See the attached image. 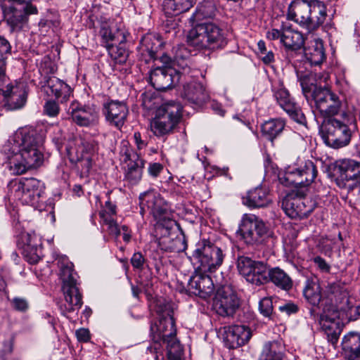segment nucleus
I'll list each match as a JSON object with an SVG mask.
<instances>
[{
  "label": "nucleus",
  "instance_id": "obj_60",
  "mask_svg": "<svg viewBox=\"0 0 360 360\" xmlns=\"http://www.w3.org/2000/svg\"><path fill=\"white\" fill-rule=\"evenodd\" d=\"M149 257L154 261V265L155 268L158 269V266L162 258L160 253L158 251H155L149 255Z\"/></svg>",
  "mask_w": 360,
  "mask_h": 360
},
{
  "label": "nucleus",
  "instance_id": "obj_48",
  "mask_svg": "<svg viewBox=\"0 0 360 360\" xmlns=\"http://www.w3.org/2000/svg\"><path fill=\"white\" fill-rule=\"evenodd\" d=\"M259 310L265 317H270L273 312V303L269 297H264L259 302Z\"/></svg>",
  "mask_w": 360,
  "mask_h": 360
},
{
  "label": "nucleus",
  "instance_id": "obj_57",
  "mask_svg": "<svg viewBox=\"0 0 360 360\" xmlns=\"http://www.w3.org/2000/svg\"><path fill=\"white\" fill-rule=\"evenodd\" d=\"M77 340L79 342H87L90 340L89 330L86 328H80L76 331Z\"/></svg>",
  "mask_w": 360,
  "mask_h": 360
},
{
  "label": "nucleus",
  "instance_id": "obj_33",
  "mask_svg": "<svg viewBox=\"0 0 360 360\" xmlns=\"http://www.w3.org/2000/svg\"><path fill=\"white\" fill-rule=\"evenodd\" d=\"M26 241L24 248L25 257L30 264H36L40 260L42 255L41 240L35 233H27Z\"/></svg>",
  "mask_w": 360,
  "mask_h": 360
},
{
  "label": "nucleus",
  "instance_id": "obj_59",
  "mask_svg": "<svg viewBox=\"0 0 360 360\" xmlns=\"http://www.w3.org/2000/svg\"><path fill=\"white\" fill-rule=\"evenodd\" d=\"M162 346H158L156 345H149L146 349L147 353L154 354H155V360H164L163 356H162L161 358H160V356L158 354L159 350Z\"/></svg>",
  "mask_w": 360,
  "mask_h": 360
},
{
  "label": "nucleus",
  "instance_id": "obj_37",
  "mask_svg": "<svg viewBox=\"0 0 360 360\" xmlns=\"http://www.w3.org/2000/svg\"><path fill=\"white\" fill-rule=\"evenodd\" d=\"M197 0H165L163 10L167 16L178 15L189 11Z\"/></svg>",
  "mask_w": 360,
  "mask_h": 360
},
{
  "label": "nucleus",
  "instance_id": "obj_41",
  "mask_svg": "<svg viewBox=\"0 0 360 360\" xmlns=\"http://www.w3.org/2000/svg\"><path fill=\"white\" fill-rule=\"evenodd\" d=\"M268 271L269 269L266 264L257 261L248 276L246 281L257 286L267 283Z\"/></svg>",
  "mask_w": 360,
  "mask_h": 360
},
{
  "label": "nucleus",
  "instance_id": "obj_54",
  "mask_svg": "<svg viewBox=\"0 0 360 360\" xmlns=\"http://www.w3.org/2000/svg\"><path fill=\"white\" fill-rule=\"evenodd\" d=\"M278 309L281 312H285L288 315L295 314L298 311V307L292 302H288L283 305L279 306Z\"/></svg>",
  "mask_w": 360,
  "mask_h": 360
},
{
  "label": "nucleus",
  "instance_id": "obj_44",
  "mask_svg": "<svg viewBox=\"0 0 360 360\" xmlns=\"http://www.w3.org/2000/svg\"><path fill=\"white\" fill-rule=\"evenodd\" d=\"M115 214L110 213L107 210H101L99 216L103 223L108 226V230L110 234L118 237L120 235V230L118 224L114 220L112 216Z\"/></svg>",
  "mask_w": 360,
  "mask_h": 360
},
{
  "label": "nucleus",
  "instance_id": "obj_29",
  "mask_svg": "<svg viewBox=\"0 0 360 360\" xmlns=\"http://www.w3.org/2000/svg\"><path fill=\"white\" fill-rule=\"evenodd\" d=\"M309 32L316 30L326 21L327 6L320 0H309Z\"/></svg>",
  "mask_w": 360,
  "mask_h": 360
},
{
  "label": "nucleus",
  "instance_id": "obj_12",
  "mask_svg": "<svg viewBox=\"0 0 360 360\" xmlns=\"http://www.w3.org/2000/svg\"><path fill=\"white\" fill-rule=\"evenodd\" d=\"M333 176L340 188L352 189L360 184V163L350 159L336 161Z\"/></svg>",
  "mask_w": 360,
  "mask_h": 360
},
{
  "label": "nucleus",
  "instance_id": "obj_34",
  "mask_svg": "<svg viewBox=\"0 0 360 360\" xmlns=\"http://www.w3.org/2000/svg\"><path fill=\"white\" fill-rule=\"evenodd\" d=\"M164 45L161 37L155 34H147L142 37L140 41L141 49L144 53H148L150 58L158 60V52H160Z\"/></svg>",
  "mask_w": 360,
  "mask_h": 360
},
{
  "label": "nucleus",
  "instance_id": "obj_11",
  "mask_svg": "<svg viewBox=\"0 0 360 360\" xmlns=\"http://www.w3.org/2000/svg\"><path fill=\"white\" fill-rule=\"evenodd\" d=\"M176 333L175 321L171 311L160 316L158 321L152 323L150 326L153 345H165L169 354L175 353L180 349V342L176 339Z\"/></svg>",
  "mask_w": 360,
  "mask_h": 360
},
{
  "label": "nucleus",
  "instance_id": "obj_7",
  "mask_svg": "<svg viewBox=\"0 0 360 360\" xmlns=\"http://www.w3.org/2000/svg\"><path fill=\"white\" fill-rule=\"evenodd\" d=\"M58 266L59 276L63 283L62 290L65 298V303L61 304L60 308L62 314L66 315L81 307L82 297L77 287L75 278L77 274L74 271L73 264L65 255H63L58 259Z\"/></svg>",
  "mask_w": 360,
  "mask_h": 360
},
{
  "label": "nucleus",
  "instance_id": "obj_49",
  "mask_svg": "<svg viewBox=\"0 0 360 360\" xmlns=\"http://www.w3.org/2000/svg\"><path fill=\"white\" fill-rule=\"evenodd\" d=\"M145 262L146 259L140 252L134 253L131 258V264L136 269H143Z\"/></svg>",
  "mask_w": 360,
  "mask_h": 360
},
{
  "label": "nucleus",
  "instance_id": "obj_25",
  "mask_svg": "<svg viewBox=\"0 0 360 360\" xmlns=\"http://www.w3.org/2000/svg\"><path fill=\"white\" fill-rule=\"evenodd\" d=\"M309 0H295L288 6L287 18L309 32Z\"/></svg>",
  "mask_w": 360,
  "mask_h": 360
},
{
  "label": "nucleus",
  "instance_id": "obj_5",
  "mask_svg": "<svg viewBox=\"0 0 360 360\" xmlns=\"http://www.w3.org/2000/svg\"><path fill=\"white\" fill-rule=\"evenodd\" d=\"M355 127L354 117L342 112L339 118L324 119L320 126L319 134L328 146L340 148L349 145Z\"/></svg>",
  "mask_w": 360,
  "mask_h": 360
},
{
  "label": "nucleus",
  "instance_id": "obj_56",
  "mask_svg": "<svg viewBox=\"0 0 360 360\" xmlns=\"http://www.w3.org/2000/svg\"><path fill=\"white\" fill-rule=\"evenodd\" d=\"M11 53V46L9 41L3 36L0 35V54L1 56Z\"/></svg>",
  "mask_w": 360,
  "mask_h": 360
},
{
  "label": "nucleus",
  "instance_id": "obj_1",
  "mask_svg": "<svg viewBox=\"0 0 360 360\" xmlns=\"http://www.w3.org/2000/svg\"><path fill=\"white\" fill-rule=\"evenodd\" d=\"M318 170L310 160H300L299 163L286 169L280 181L285 186L300 189L295 194L287 195L282 202L285 213L292 219H302L310 214L316 204L314 200L305 196L309 186L314 182Z\"/></svg>",
  "mask_w": 360,
  "mask_h": 360
},
{
  "label": "nucleus",
  "instance_id": "obj_20",
  "mask_svg": "<svg viewBox=\"0 0 360 360\" xmlns=\"http://www.w3.org/2000/svg\"><path fill=\"white\" fill-rule=\"evenodd\" d=\"M68 112L73 122L80 127L94 126L98 122L99 111L94 104L82 105L74 101L70 103Z\"/></svg>",
  "mask_w": 360,
  "mask_h": 360
},
{
  "label": "nucleus",
  "instance_id": "obj_9",
  "mask_svg": "<svg viewBox=\"0 0 360 360\" xmlns=\"http://www.w3.org/2000/svg\"><path fill=\"white\" fill-rule=\"evenodd\" d=\"M188 39L198 49L216 50L224 47L227 41L222 29L213 22L198 23L190 30Z\"/></svg>",
  "mask_w": 360,
  "mask_h": 360
},
{
  "label": "nucleus",
  "instance_id": "obj_17",
  "mask_svg": "<svg viewBox=\"0 0 360 360\" xmlns=\"http://www.w3.org/2000/svg\"><path fill=\"white\" fill-rule=\"evenodd\" d=\"M8 1L4 0L1 4V8L4 19L12 31L18 27H21L27 21L28 15L37 13L36 6L32 4L15 1V3L8 5Z\"/></svg>",
  "mask_w": 360,
  "mask_h": 360
},
{
  "label": "nucleus",
  "instance_id": "obj_36",
  "mask_svg": "<svg viewBox=\"0 0 360 360\" xmlns=\"http://www.w3.org/2000/svg\"><path fill=\"white\" fill-rule=\"evenodd\" d=\"M304 43L303 34L290 27L283 25V37L281 44L286 50L297 51L300 49Z\"/></svg>",
  "mask_w": 360,
  "mask_h": 360
},
{
  "label": "nucleus",
  "instance_id": "obj_14",
  "mask_svg": "<svg viewBox=\"0 0 360 360\" xmlns=\"http://www.w3.org/2000/svg\"><path fill=\"white\" fill-rule=\"evenodd\" d=\"M238 231L247 245H253L263 241L268 229L264 222L256 215L245 214L242 217Z\"/></svg>",
  "mask_w": 360,
  "mask_h": 360
},
{
  "label": "nucleus",
  "instance_id": "obj_27",
  "mask_svg": "<svg viewBox=\"0 0 360 360\" xmlns=\"http://www.w3.org/2000/svg\"><path fill=\"white\" fill-rule=\"evenodd\" d=\"M251 338L248 327L242 325H233L225 332L224 342L230 349H235L245 345Z\"/></svg>",
  "mask_w": 360,
  "mask_h": 360
},
{
  "label": "nucleus",
  "instance_id": "obj_6",
  "mask_svg": "<svg viewBox=\"0 0 360 360\" xmlns=\"http://www.w3.org/2000/svg\"><path fill=\"white\" fill-rule=\"evenodd\" d=\"M189 60L186 56L176 53L174 66L157 67L150 70L148 80L150 84L158 91H165L173 85L186 79V75L191 72L188 65Z\"/></svg>",
  "mask_w": 360,
  "mask_h": 360
},
{
  "label": "nucleus",
  "instance_id": "obj_21",
  "mask_svg": "<svg viewBox=\"0 0 360 360\" xmlns=\"http://www.w3.org/2000/svg\"><path fill=\"white\" fill-rule=\"evenodd\" d=\"M102 114L110 126L120 129L127 120L129 109L124 101L108 99L102 105Z\"/></svg>",
  "mask_w": 360,
  "mask_h": 360
},
{
  "label": "nucleus",
  "instance_id": "obj_55",
  "mask_svg": "<svg viewBox=\"0 0 360 360\" xmlns=\"http://www.w3.org/2000/svg\"><path fill=\"white\" fill-rule=\"evenodd\" d=\"M266 37L269 40L274 41L280 39L281 43V37H283V27L281 30L271 29L266 32Z\"/></svg>",
  "mask_w": 360,
  "mask_h": 360
},
{
  "label": "nucleus",
  "instance_id": "obj_28",
  "mask_svg": "<svg viewBox=\"0 0 360 360\" xmlns=\"http://www.w3.org/2000/svg\"><path fill=\"white\" fill-rule=\"evenodd\" d=\"M304 56L306 63L311 66H318L326 60V56L323 41L315 38L309 41L304 49Z\"/></svg>",
  "mask_w": 360,
  "mask_h": 360
},
{
  "label": "nucleus",
  "instance_id": "obj_32",
  "mask_svg": "<svg viewBox=\"0 0 360 360\" xmlns=\"http://www.w3.org/2000/svg\"><path fill=\"white\" fill-rule=\"evenodd\" d=\"M286 348L281 339L264 343L259 360H284Z\"/></svg>",
  "mask_w": 360,
  "mask_h": 360
},
{
  "label": "nucleus",
  "instance_id": "obj_53",
  "mask_svg": "<svg viewBox=\"0 0 360 360\" xmlns=\"http://www.w3.org/2000/svg\"><path fill=\"white\" fill-rule=\"evenodd\" d=\"M314 263L316 265L320 271L322 272H329L330 266L326 261L320 256H316L312 259Z\"/></svg>",
  "mask_w": 360,
  "mask_h": 360
},
{
  "label": "nucleus",
  "instance_id": "obj_38",
  "mask_svg": "<svg viewBox=\"0 0 360 360\" xmlns=\"http://www.w3.org/2000/svg\"><path fill=\"white\" fill-rule=\"evenodd\" d=\"M285 126V122L281 118L270 119L261 125L262 136L271 142L279 136Z\"/></svg>",
  "mask_w": 360,
  "mask_h": 360
},
{
  "label": "nucleus",
  "instance_id": "obj_8",
  "mask_svg": "<svg viewBox=\"0 0 360 360\" xmlns=\"http://www.w3.org/2000/svg\"><path fill=\"white\" fill-rule=\"evenodd\" d=\"M11 196L22 204L28 205L41 211L45 194V184L34 177L13 179L8 184Z\"/></svg>",
  "mask_w": 360,
  "mask_h": 360
},
{
  "label": "nucleus",
  "instance_id": "obj_64",
  "mask_svg": "<svg viewBox=\"0 0 360 360\" xmlns=\"http://www.w3.org/2000/svg\"><path fill=\"white\" fill-rule=\"evenodd\" d=\"M158 59L164 64H168L171 61L170 58L167 54L162 53L161 51L158 52Z\"/></svg>",
  "mask_w": 360,
  "mask_h": 360
},
{
  "label": "nucleus",
  "instance_id": "obj_23",
  "mask_svg": "<svg viewBox=\"0 0 360 360\" xmlns=\"http://www.w3.org/2000/svg\"><path fill=\"white\" fill-rule=\"evenodd\" d=\"M43 87L49 96L54 97L60 103L68 102L73 94L69 84L55 76L46 77Z\"/></svg>",
  "mask_w": 360,
  "mask_h": 360
},
{
  "label": "nucleus",
  "instance_id": "obj_52",
  "mask_svg": "<svg viewBox=\"0 0 360 360\" xmlns=\"http://www.w3.org/2000/svg\"><path fill=\"white\" fill-rule=\"evenodd\" d=\"M13 351V340L9 339L3 342L2 348L0 350V354L3 357H7L12 354Z\"/></svg>",
  "mask_w": 360,
  "mask_h": 360
},
{
  "label": "nucleus",
  "instance_id": "obj_19",
  "mask_svg": "<svg viewBox=\"0 0 360 360\" xmlns=\"http://www.w3.org/2000/svg\"><path fill=\"white\" fill-rule=\"evenodd\" d=\"M198 72V70L191 69V72L186 75V79L181 82H185L182 97L191 104L200 106L209 99V94L204 86L194 79Z\"/></svg>",
  "mask_w": 360,
  "mask_h": 360
},
{
  "label": "nucleus",
  "instance_id": "obj_47",
  "mask_svg": "<svg viewBox=\"0 0 360 360\" xmlns=\"http://www.w3.org/2000/svg\"><path fill=\"white\" fill-rule=\"evenodd\" d=\"M60 112L58 102L56 100L49 99L44 105V112L49 117H56Z\"/></svg>",
  "mask_w": 360,
  "mask_h": 360
},
{
  "label": "nucleus",
  "instance_id": "obj_30",
  "mask_svg": "<svg viewBox=\"0 0 360 360\" xmlns=\"http://www.w3.org/2000/svg\"><path fill=\"white\" fill-rule=\"evenodd\" d=\"M271 202L269 191L262 186L250 190L246 195L243 197V205L250 208L264 207Z\"/></svg>",
  "mask_w": 360,
  "mask_h": 360
},
{
  "label": "nucleus",
  "instance_id": "obj_31",
  "mask_svg": "<svg viewBox=\"0 0 360 360\" xmlns=\"http://www.w3.org/2000/svg\"><path fill=\"white\" fill-rule=\"evenodd\" d=\"M296 73L302 93L307 102L309 103L314 98V93L323 88L317 87L316 84L317 82L316 75L311 71L297 70Z\"/></svg>",
  "mask_w": 360,
  "mask_h": 360
},
{
  "label": "nucleus",
  "instance_id": "obj_3",
  "mask_svg": "<svg viewBox=\"0 0 360 360\" xmlns=\"http://www.w3.org/2000/svg\"><path fill=\"white\" fill-rule=\"evenodd\" d=\"M43 138L32 127L20 129L13 138L9 157V170L13 175H21L39 167L44 162L41 151Z\"/></svg>",
  "mask_w": 360,
  "mask_h": 360
},
{
  "label": "nucleus",
  "instance_id": "obj_58",
  "mask_svg": "<svg viewBox=\"0 0 360 360\" xmlns=\"http://www.w3.org/2000/svg\"><path fill=\"white\" fill-rule=\"evenodd\" d=\"M133 139L139 150H141L147 146V143L144 140H142L140 132L135 131Z\"/></svg>",
  "mask_w": 360,
  "mask_h": 360
},
{
  "label": "nucleus",
  "instance_id": "obj_35",
  "mask_svg": "<svg viewBox=\"0 0 360 360\" xmlns=\"http://www.w3.org/2000/svg\"><path fill=\"white\" fill-rule=\"evenodd\" d=\"M342 347L348 360H360V333L352 331L345 335Z\"/></svg>",
  "mask_w": 360,
  "mask_h": 360
},
{
  "label": "nucleus",
  "instance_id": "obj_13",
  "mask_svg": "<svg viewBox=\"0 0 360 360\" xmlns=\"http://www.w3.org/2000/svg\"><path fill=\"white\" fill-rule=\"evenodd\" d=\"M100 30L98 37L101 45L107 49L115 44L126 42L129 32L123 22L115 24L113 21L105 16H101L98 19Z\"/></svg>",
  "mask_w": 360,
  "mask_h": 360
},
{
  "label": "nucleus",
  "instance_id": "obj_63",
  "mask_svg": "<svg viewBox=\"0 0 360 360\" xmlns=\"http://www.w3.org/2000/svg\"><path fill=\"white\" fill-rule=\"evenodd\" d=\"M103 210H107L108 212L116 214V206L112 204L110 200L105 202V209Z\"/></svg>",
  "mask_w": 360,
  "mask_h": 360
},
{
  "label": "nucleus",
  "instance_id": "obj_61",
  "mask_svg": "<svg viewBox=\"0 0 360 360\" xmlns=\"http://www.w3.org/2000/svg\"><path fill=\"white\" fill-rule=\"evenodd\" d=\"M264 55V56H262L261 58L264 63L269 64L274 60V54L271 51L268 52L266 51V53Z\"/></svg>",
  "mask_w": 360,
  "mask_h": 360
},
{
  "label": "nucleus",
  "instance_id": "obj_43",
  "mask_svg": "<svg viewBox=\"0 0 360 360\" xmlns=\"http://www.w3.org/2000/svg\"><path fill=\"white\" fill-rule=\"evenodd\" d=\"M126 42L115 44L112 47L107 49L110 58L119 64L124 63L128 58V51L125 45Z\"/></svg>",
  "mask_w": 360,
  "mask_h": 360
},
{
  "label": "nucleus",
  "instance_id": "obj_15",
  "mask_svg": "<svg viewBox=\"0 0 360 360\" xmlns=\"http://www.w3.org/2000/svg\"><path fill=\"white\" fill-rule=\"evenodd\" d=\"M272 91L276 103L292 120L300 124H306V117L300 106L291 96L283 82L279 80L274 84L272 86Z\"/></svg>",
  "mask_w": 360,
  "mask_h": 360
},
{
  "label": "nucleus",
  "instance_id": "obj_16",
  "mask_svg": "<svg viewBox=\"0 0 360 360\" xmlns=\"http://www.w3.org/2000/svg\"><path fill=\"white\" fill-rule=\"evenodd\" d=\"M314 103L315 108L324 119L335 118V115L342 112V103L340 97L328 89L323 88L314 93V98L309 102Z\"/></svg>",
  "mask_w": 360,
  "mask_h": 360
},
{
  "label": "nucleus",
  "instance_id": "obj_39",
  "mask_svg": "<svg viewBox=\"0 0 360 360\" xmlns=\"http://www.w3.org/2000/svg\"><path fill=\"white\" fill-rule=\"evenodd\" d=\"M269 281L284 290H288L292 287L291 278L279 267H274L269 269L267 283Z\"/></svg>",
  "mask_w": 360,
  "mask_h": 360
},
{
  "label": "nucleus",
  "instance_id": "obj_24",
  "mask_svg": "<svg viewBox=\"0 0 360 360\" xmlns=\"http://www.w3.org/2000/svg\"><path fill=\"white\" fill-rule=\"evenodd\" d=\"M83 141L81 138H75L68 142L66 146L67 154L70 161H78V168H81V176H87L92 167L91 159L83 157Z\"/></svg>",
  "mask_w": 360,
  "mask_h": 360
},
{
  "label": "nucleus",
  "instance_id": "obj_50",
  "mask_svg": "<svg viewBox=\"0 0 360 360\" xmlns=\"http://www.w3.org/2000/svg\"><path fill=\"white\" fill-rule=\"evenodd\" d=\"M164 166L159 162H150L148 165V172L153 178H157L162 172Z\"/></svg>",
  "mask_w": 360,
  "mask_h": 360
},
{
  "label": "nucleus",
  "instance_id": "obj_4",
  "mask_svg": "<svg viewBox=\"0 0 360 360\" xmlns=\"http://www.w3.org/2000/svg\"><path fill=\"white\" fill-rule=\"evenodd\" d=\"M141 213L143 214L147 207L158 226L165 230V233L159 238L158 247L165 252H180L186 248V243L181 237H174L170 230L176 224L173 212L167 202L154 191L141 193L139 197Z\"/></svg>",
  "mask_w": 360,
  "mask_h": 360
},
{
  "label": "nucleus",
  "instance_id": "obj_46",
  "mask_svg": "<svg viewBox=\"0 0 360 360\" xmlns=\"http://www.w3.org/2000/svg\"><path fill=\"white\" fill-rule=\"evenodd\" d=\"M325 334L326 335L328 341L333 346L335 347L338 342L340 330L335 323H331L330 326L325 328Z\"/></svg>",
  "mask_w": 360,
  "mask_h": 360
},
{
  "label": "nucleus",
  "instance_id": "obj_51",
  "mask_svg": "<svg viewBox=\"0 0 360 360\" xmlns=\"http://www.w3.org/2000/svg\"><path fill=\"white\" fill-rule=\"evenodd\" d=\"M11 303L13 309L19 311H25L29 307L27 301L21 297H14Z\"/></svg>",
  "mask_w": 360,
  "mask_h": 360
},
{
  "label": "nucleus",
  "instance_id": "obj_45",
  "mask_svg": "<svg viewBox=\"0 0 360 360\" xmlns=\"http://www.w3.org/2000/svg\"><path fill=\"white\" fill-rule=\"evenodd\" d=\"M257 262V261L252 260L250 257L239 256L237 260V268L240 274L246 279Z\"/></svg>",
  "mask_w": 360,
  "mask_h": 360
},
{
  "label": "nucleus",
  "instance_id": "obj_22",
  "mask_svg": "<svg viewBox=\"0 0 360 360\" xmlns=\"http://www.w3.org/2000/svg\"><path fill=\"white\" fill-rule=\"evenodd\" d=\"M124 161L127 166L124 169V181L131 186L137 185L141 180L145 160L133 150L127 149Z\"/></svg>",
  "mask_w": 360,
  "mask_h": 360
},
{
  "label": "nucleus",
  "instance_id": "obj_26",
  "mask_svg": "<svg viewBox=\"0 0 360 360\" xmlns=\"http://www.w3.org/2000/svg\"><path fill=\"white\" fill-rule=\"evenodd\" d=\"M2 94L5 107L11 110L22 108L27 101V93L22 85L9 84L2 89Z\"/></svg>",
  "mask_w": 360,
  "mask_h": 360
},
{
  "label": "nucleus",
  "instance_id": "obj_10",
  "mask_svg": "<svg viewBox=\"0 0 360 360\" xmlns=\"http://www.w3.org/2000/svg\"><path fill=\"white\" fill-rule=\"evenodd\" d=\"M182 105L177 102L163 103L150 122V129L157 137H163L173 132L182 117Z\"/></svg>",
  "mask_w": 360,
  "mask_h": 360
},
{
  "label": "nucleus",
  "instance_id": "obj_62",
  "mask_svg": "<svg viewBox=\"0 0 360 360\" xmlns=\"http://www.w3.org/2000/svg\"><path fill=\"white\" fill-rule=\"evenodd\" d=\"M212 109L215 112V113L220 116H224L225 114V110L223 109L221 105L218 103L213 102L212 103Z\"/></svg>",
  "mask_w": 360,
  "mask_h": 360
},
{
  "label": "nucleus",
  "instance_id": "obj_42",
  "mask_svg": "<svg viewBox=\"0 0 360 360\" xmlns=\"http://www.w3.org/2000/svg\"><path fill=\"white\" fill-rule=\"evenodd\" d=\"M216 8L213 3L204 1L196 7L195 12L190 18V22L193 25L195 23L207 18H212L215 15Z\"/></svg>",
  "mask_w": 360,
  "mask_h": 360
},
{
  "label": "nucleus",
  "instance_id": "obj_2",
  "mask_svg": "<svg viewBox=\"0 0 360 360\" xmlns=\"http://www.w3.org/2000/svg\"><path fill=\"white\" fill-rule=\"evenodd\" d=\"M224 256L223 250L210 240L202 239L196 243L191 258L195 271L188 283L192 293L204 299L213 293L214 283L207 273L216 271Z\"/></svg>",
  "mask_w": 360,
  "mask_h": 360
},
{
  "label": "nucleus",
  "instance_id": "obj_40",
  "mask_svg": "<svg viewBox=\"0 0 360 360\" xmlns=\"http://www.w3.org/2000/svg\"><path fill=\"white\" fill-rule=\"evenodd\" d=\"M303 295L308 303L318 307L322 300L321 288L318 281L307 279L303 289Z\"/></svg>",
  "mask_w": 360,
  "mask_h": 360
},
{
  "label": "nucleus",
  "instance_id": "obj_18",
  "mask_svg": "<svg viewBox=\"0 0 360 360\" xmlns=\"http://www.w3.org/2000/svg\"><path fill=\"white\" fill-rule=\"evenodd\" d=\"M240 306L236 293L229 286L219 288L214 297L212 307L223 317L233 316Z\"/></svg>",
  "mask_w": 360,
  "mask_h": 360
}]
</instances>
